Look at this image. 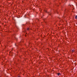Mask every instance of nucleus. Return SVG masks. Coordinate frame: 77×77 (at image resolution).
<instances>
[{"label": "nucleus", "instance_id": "nucleus-1", "mask_svg": "<svg viewBox=\"0 0 77 77\" xmlns=\"http://www.w3.org/2000/svg\"><path fill=\"white\" fill-rule=\"evenodd\" d=\"M57 75H60V73H59L57 74Z\"/></svg>", "mask_w": 77, "mask_h": 77}, {"label": "nucleus", "instance_id": "nucleus-2", "mask_svg": "<svg viewBox=\"0 0 77 77\" xmlns=\"http://www.w3.org/2000/svg\"><path fill=\"white\" fill-rule=\"evenodd\" d=\"M75 19H77V15H76V16L75 17Z\"/></svg>", "mask_w": 77, "mask_h": 77}, {"label": "nucleus", "instance_id": "nucleus-3", "mask_svg": "<svg viewBox=\"0 0 77 77\" xmlns=\"http://www.w3.org/2000/svg\"><path fill=\"white\" fill-rule=\"evenodd\" d=\"M49 15H51V13H49Z\"/></svg>", "mask_w": 77, "mask_h": 77}, {"label": "nucleus", "instance_id": "nucleus-4", "mask_svg": "<svg viewBox=\"0 0 77 77\" xmlns=\"http://www.w3.org/2000/svg\"><path fill=\"white\" fill-rule=\"evenodd\" d=\"M74 50H72V52H74Z\"/></svg>", "mask_w": 77, "mask_h": 77}, {"label": "nucleus", "instance_id": "nucleus-5", "mask_svg": "<svg viewBox=\"0 0 77 77\" xmlns=\"http://www.w3.org/2000/svg\"><path fill=\"white\" fill-rule=\"evenodd\" d=\"M27 30H29V28H28L27 29Z\"/></svg>", "mask_w": 77, "mask_h": 77}, {"label": "nucleus", "instance_id": "nucleus-6", "mask_svg": "<svg viewBox=\"0 0 77 77\" xmlns=\"http://www.w3.org/2000/svg\"><path fill=\"white\" fill-rule=\"evenodd\" d=\"M45 12H47V11H46V10H45Z\"/></svg>", "mask_w": 77, "mask_h": 77}, {"label": "nucleus", "instance_id": "nucleus-7", "mask_svg": "<svg viewBox=\"0 0 77 77\" xmlns=\"http://www.w3.org/2000/svg\"><path fill=\"white\" fill-rule=\"evenodd\" d=\"M15 39H17V38H15Z\"/></svg>", "mask_w": 77, "mask_h": 77}, {"label": "nucleus", "instance_id": "nucleus-8", "mask_svg": "<svg viewBox=\"0 0 77 77\" xmlns=\"http://www.w3.org/2000/svg\"><path fill=\"white\" fill-rule=\"evenodd\" d=\"M18 77H20V76H18Z\"/></svg>", "mask_w": 77, "mask_h": 77}, {"label": "nucleus", "instance_id": "nucleus-9", "mask_svg": "<svg viewBox=\"0 0 77 77\" xmlns=\"http://www.w3.org/2000/svg\"><path fill=\"white\" fill-rule=\"evenodd\" d=\"M16 26V27H17V26Z\"/></svg>", "mask_w": 77, "mask_h": 77}]
</instances>
